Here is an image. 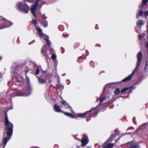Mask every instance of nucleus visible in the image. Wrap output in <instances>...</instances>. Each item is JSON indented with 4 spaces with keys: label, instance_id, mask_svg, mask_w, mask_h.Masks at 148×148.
Here are the masks:
<instances>
[{
    "label": "nucleus",
    "instance_id": "1",
    "mask_svg": "<svg viewBox=\"0 0 148 148\" xmlns=\"http://www.w3.org/2000/svg\"><path fill=\"white\" fill-rule=\"evenodd\" d=\"M3 112L5 117V129L7 130V137L4 138L3 148L5 147L8 141L12 137L13 128V125L8 120L7 111H4Z\"/></svg>",
    "mask_w": 148,
    "mask_h": 148
},
{
    "label": "nucleus",
    "instance_id": "2",
    "mask_svg": "<svg viewBox=\"0 0 148 148\" xmlns=\"http://www.w3.org/2000/svg\"><path fill=\"white\" fill-rule=\"evenodd\" d=\"M137 65L135 69L134 70L131 75L123 79L122 80V82H125L130 80L132 79V77L133 76L134 73H135L136 72L138 71L139 68L141 65L143 58V54L141 50L138 53L137 55Z\"/></svg>",
    "mask_w": 148,
    "mask_h": 148
},
{
    "label": "nucleus",
    "instance_id": "3",
    "mask_svg": "<svg viewBox=\"0 0 148 148\" xmlns=\"http://www.w3.org/2000/svg\"><path fill=\"white\" fill-rule=\"evenodd\" d=\"M17 6L18 9L23 12L27 13L29 11V7L25 2L18 3Z\"/></svg>",
    "mask_w": 148,
    "mask_h": 148
},
{
    "label": "nucleus",
    "instance_id": "4",
    "mask_svg": "<svg viewBox=\"0 0 148 148\" xmlns=\"http://www.w3.org/2000/svg\"><path fill=\"white\" fill-rule=\"evenodd\" d=\"M40 1H41V0H36L35 3L32 6L31 8V12L35 17H36L37 16L35 14V12L37 7L39 6L38 2Z\"/></svg>",
    "mask_w": 148,
    "mask_h": 148
},
{
    "label": "nucleus",
    "instance_id": "5",
    "mask_svg": "<svg viewBox=\"0 0 148 148\" xmlns=\"http://www.w3.org/2000/svg\"><path fill=\"white\" fill-rule=\"evenodd\" d=\"M98 111V110H97V107L93 108L90 110L87 111L88 118L91 117L92 116L96 115Z\"/></svg>",
    "mask_w": 148,
    "mask_h": 148
},
{
    "label": "nucleus",
    "instance_id": "6",
    "mask_svg": "<svg viewBox=\"0 0 148 148\" xmlns=\"http://www.w3.org/2000/svg\"><path fill=\"white\" fill-rule=\"evenodd\" d=\"M89 141L88 137L86 135H84L81 140L82 146L84 147L88 143Z\"/></svg>",
    "mask_w": 148,
    "mask_h": 148
},
{
    "label": "nucleus",
    "instance_id": "7",
    "mask_svg": "<svg viewBox=\"0 0 148 148\" xmlns=\"http://www.w3.org/2000/svg\"><path fill=\"white\" fill-rule=\"evenodd\" d=\"M41 52L46 58L48 57V56L50 53L49 54L47 53V48L46 45H44L42 46L41 49Z\"/></svg>",
    "mask_w": 148,
    "mask_h": 148
},
{
    "label": "nucleus",
    "instance_id": "8",
    "mask_svg": "<svg viewBox=\"0 0 148 148\" xmlns=\"http://www.w3.org/2000/svg\"><path fill=\"white\" fill-rule=\"evenodd\" d=\"M79 117L82 118H88L87 111L83 113H79L75 114V118Z\"/></svg>",
    "mask_w": 148,
    "mask_h": 148
},
{
    "label": "nucleus",
    "instance_id": "9",
    "mask_svg": "<svg viewBox=\"0 0 148 148\" xmlns=\"http://www.w3.org/2000/svg\"><path fill=\"white\" fill-rule=\"evenodd\" d=\"M1 23L2 26L4 27V28L10 26L12 24V23L10 21H9L5 19L4 21L1 22Z\"/></svg>",
    "mask_w": 148,
    "mask_h": 148
},
{
    "label": "nucleus",
    "instance_id": "10",
    "mask_svg": "<svg viewBox=\"0 0 148 148\" xmlns=\"http://www.w3.org/2000/svg\"><path fill=\"white\" fill-rule=\"evenodd\" d=\"M138 144L136 143H130L129 144V148H140Z\"/></svg>",
    "mask_w": 148,
    "mask_h": 148
},
{
    "label": "nucleus",
    "instance_id": "11",
    "mask_svg": "<svg viewBox=\"0 0 148 148\" xmlns=\"http://www.w3.org/2000/svg\"><path fill=\"white\" fill-rule=\"evenodd\" d=\"M53 109L54 111L55 112H61L63 113L64 112L63 111L61 110L60 106L57 104H55L54 105Z\"/></svg>",
    "mask_w": 148,
    "mask_h": 148
},
{
    "label": "nucleus",
    "instance_id": "12",
    "mask_svg": "<svg viewBox=\"0 0 148 148\" xmlns=\"http://www.w3.org/2000/svg\"><path fill=\"white\" fill-rule=\"evenodd\" d=\"M133 88L132 87L130 86L128 88H125L122 89L121 91V93L122 94H124L126 92L129 90L128 92H130L131 91L132 89Z\"/></svg>",
    "mask_w": 148,
    "mask_h": 148
},
{
    "label": "nucleus",
    "instance_id": "13",
    "mask_svg": "<svg viewBox=\"0 0 148 148\" xmlns=\"http://www.w3.org/2000/svg\"><path fill=\"white\" fill-rule=\"evenodd\" d=\"M61 103L64 105L66 108H69L70 110H72L71 107L69 106V104L63 99H62L61 102Z\"/></svg>",
    "mask_w": 148,
    "mask_h": 148
},
{
    "label": "nucleus",
    "instance_id": "14",
    "mask_svg": "<svg viewBox=\"0 0 148 148\" xmlns=\"http://www.w3.org/2000/svg\"><path fill=\"white\" fill-rule=\"evenodd\" d=\"M38 81L40 84H44L46 83L47 79L42 77H38Z\"/></svg>",
    "mask_w": 148,
    "mask_h": 148
},
{
    "label": "nucleus",
    "instance_id": "15",
    "mask_svg": "<svg viewBox=\"0 0 148 148\" xmlns=\"http://www.w3.org/2000/svg\"><path fill=\"white\" fill-rule=\"evenodd\" d=\"M23 93H22L21 91L19 92H13L10 95V96L12 97L17 96H22L23 95Z\"/></svg>",
    "mask_w": 148,
    "mask_h": 148
},
{
    "label": "nucleus",
    "instance_id": "16",
    "mask_svg": "<svg viewBox=\"0 0 148 148\" xmlns=\"http://www.w3.org/2000/svg\"><path fill=\"white\" fill-rule=\"evenodd\" d=\"M40 23L43 25L45 27H47L48 25V23L47 21L44 19H42L40 21Z\"/></svg>",
    "mask_w": 148,
    "mask_h": 148
},
{
    "label": "nucleus",
    "instance_id": "17",
    "mask_svg": "<svg viewBox=\"0 0 148 148\" xmlns=\"http://www.w3.org/2000/svg\"><path fill=\"white\" fill-rule=\"evenodd\" d=\"M114 145L113 143H109L103 146L102 148H112Z\"/></svg>",
    "mask_w": 148,
    "mask_h": 148
},
{
    "label": "nucleus",
    "instance_id": "18",
    "mask_svg": "<svg viewBox=\"0 0 148 148\" xmlns=\"http://www.w3.org/2000/svg\"><path fill=\"white\" fill-rule=\"evenodd\" d=\"M63 113L67 116L71 118H75V114L74 115L71 113H67L65 112H63Z\"/></svg>",
    "mask_w": 148,
    "mask_h": 148
},
{
    "label": "nucleus",
    "instance_id": "19",
    "mask_svg": "<svg viewBox=\"0 0 148 148\" xmlns=\"http://www.w3.org/2000/svg\"><path fill=\"white\" fill-rule=\"evenodd\" d=\"M144 24V21L140 20L137 22V26L138 27H141V26Z\"/></svg>",
    "mask_w": 148,
    "mask_h": 148
},
{
    "label": "nucleus",
    "instance_id": "20",
    "mask_svg": "<svg viewBox=\"0 0 148 148\" xmlns=\"http://www.w3.org/2000/svg\"><path fill=\"white\" fill-rule=\"evenodd\" d=\"M36 29L38 31L39 34L40 36H43L44 34L42 32V30L39 27H37Z\"/></svg>",
    "mask_w": 148,
    "mask_h": 148
},
{
    "label": "nucleus",
    "instance_id": "21",
    "mask_svg": "<svg viewBox=\"0 0 148 148\" xmlns=\"http://www.w3.org/2000/svg\"><path fill=\"white\" fill-rule=\"evenodd\" d=\"M144 71L145 72H148V60H147L145 65V66Z\"/></svg>",
    "mask_w": 148,
    "mask_h": 148
},
{
    "label": "nucleus",
    "instance_id": "22",
    "mask_svg": "<svg viewBox=\"0 0 148 148\" xmlns=\"http://www.w3.org/2000/svg\"><path fill=\"white\" fill-rule=\"evenodd\" d=\"M121 93V91L120 89L118 88H116V90L114 92V93L115 95H117Z\"/></svg>",
    "mask_w": 148,
    "mask_h": 148
},
{
    "label": "nucleus",
    "instance_id": "23",
    "mask_svg": "<svg viewBox=\"0 0 148 148\" xmlns=\"http://www.w3.org/2000/svg\"><path fill=\"white\" fill-rule=\"evenodd\" d=\"M143 12L142 10H140L137 14L136 17L137 18H138L140 15H142Z\"/></svg>",
    "mask_w": 148,
    "mask_h": 148
},
{
    "label": "nucleus",
    "instance_id": "24",
    "mask_svg": "<svg viewBox=\"0 0 148 148\" xmlns=\"http://www.w3.org/2000/svg\"><path fill=\"white\" fill-rule=\"evenodd\" d=\"M32 24L34 25L35 29L37 28V27H39L37 25V22L35 19H33L32 21Z\"/></svg>",
    "mask_w": 148,
    "mask_h": 148
},
{
    "label": "nucleus",
    "instance_id": "25",
    "mask_svg": "<svg viewBox=\"0 0 148 148\" xmlns=\"http://www.w3.org/2000/svg\"><path fill=\"white\" fill-rule=\"evenodd\" d=\"M145 35V33H142L138 35V38L139 40H141L143 38Z\"/></svg>",
    "mask_w": 148,
    "mask_h": 148
},
{
    "label": "nucleus",
    "instance_id": "26",
    "mask_svg": "<svg viewBox=\"0 0 148 148\" xmlns=\"http://www.w3.org/2000/svg\"><path fill=\"white\" fill-rule=\"evenodd\" d=\"M116 134L115 133H114L112 134L111 135L110 137V139H111V140H112L113 138L116 137Z\"/></svg>",
    "mask_w": 148,
    "mask_h": 148
},
{
    "label": "nucleus",
    "instance_id": "27",
    "mask_svg": "<svg viewBox=\"0 0 148 148\" xmlns=\"http://www.w3.org/2000/svg\"><path fill=\"white\" fill-rule=\"evenodd\" d=\"M106 98V97H103L102 98H101L100 99V104H102L103 103V101Z\"/></svg>",
    "mask_w": 148,
    "mask_h": 148
},
{
    "label": "nucleus",
    "instance_id": "28",
    "mask_svg": "<svg viewBox=\"0 0 148 148\" xmlns=\"http://www.w3.org/2000/svg\"><path fill=\"white\" fill-rule=\"evenodd\" d=\"M90 65L91 67H94L95 66L94 63L92 61H91L90 62Z\"/></svg>",
    "mask_w": 148,
    "mask_h": 148
},
{
    "label": "nucleus",
    "instance_id": "29",
    "mask_svg": "<svg viewBox=\"0 0 148 148\" xmlns=\"http://www.w3.org/2000/svg\"><path fill=\"white\" fill-rule=\"evenodd\" d=\"M148 2V0H142V3L143 5H146L147 3Z\"/></svg>",
    "mask_w": 148,
    "mask_h": 148
},
{
    "label": "nucleus",
    "instance_id": "30",
    "mask_svg": "<svg viewBox=\"0 0 148 148\" xmlns=\"http://www.w3.org/2000/svg\"><path fill=\"white\" fill-rule=\"evenodd\" d=\"M59 30L61 31H63L64 29V28L63 26L62 25H60L59 26Z\"/></svg>",
    "mask_w": 148,
    "mask_h": 148
},
{
    "label": "nucleus",
    "instance_id": "31",
    "mask_svg": "<svg viewBox=\"0 0 148 148\" xmlns=\"http://www.w3.org/2000/svg\"><path fill=\"white\" fill-rule=\"evenodd\" d=\"M51 58L53 60H55L56 58V56L55 54L52 53Z\"/></svg>",
    "mask_w": 148,
    "mask_h": 148
},
{
    "label": "nucleus",
    "instance_id": "32",
    "mask_svg": "<svg viewBox=\"0 0 148 148\" xmlns=\"http://www.w3.org/2000/svg\"><path fill=\"white\" fill-rule=\"evenodd\" d=\"M45 40L47 42V45L49 46H50L51 45V44L49 40L48 39H45Z\"/></svg>",
    "mask_w": 148,
    "mask_h": 148
},
{
    "label": "nucleus",
    "instance_id": "33",
    "mask_svg": "<svg viewBox=\"0 0 148 148\" xmlns=\"http://www.w3.org/2000/svg\"><path fill=\"white\" fill-rule=\"evenodd\" d=\"M83 57V56L78 57V59L77 60V62L78 63H79L82 61V60H80V59H82Z\"/></svg>",
    "mask_w": 148,
    "mask_h": 148
},
{
    "label": "nucleus",
    "instance_id": "34",
    "mask_svg": "<svg viewBox=\"0 0 148 148\" xmlns=\"http://www.w3.org/2000/svg\"><path fill=\"white\" fill-rule=\"evenodd\" d=\"M39 72H40V71H39V69L38 68L36 69V70L35 73L36 74H38L39 73Z\"/></svg>",
    "mask_w": 148,
    "mask_h": 148
},
{
    "label": "nucleus",
    "instance_id": "35",
    "mask_svg": "<svg viewBox=\"0 0 148 148\" xmlns=\"http://www.w3.org/2000/svg\"><path fill=\"white\" fill-rule=\"evenodd\" d=\"M5 18H4L2 16H0V21H2V22H3L5 20Z\"/></svg>",
    "mask_w": 148,
    "mask_h": 148
},
{
    "label": "nucleus",
    "instance_id": "36",
    "mask_svg": "<svg viewBox=\"0 0 148 148\" xmlns=\"http://www.w3.org/2000/svg\"><path fill=\"white\" fill-rule=\"evenodd\" d=\"M61 53H63L65 51V50L64 48L62 47H61Z\"/></svg>",
    "mask_w": 148,
    "mask_h": 148
},
{
    "label": "nucleus",
    "instance_id": "37",
    "mask_svg": "<svg viewBox=\"0 0 148 148\" xmlns=\"http://www.w3.org/2000/svg\"><path fill=\"white\" fill-rule=\"evenodd\" d=\"M144 15L146 16H148V10L145 12Z\"/></svg>",
    "mask_w": 148,
    "mask_h": 148
},
{
    "label": "nucleus",
    "instance_id": "38",
    "mask_svg": "<svg viewBox=\"0 0 148 148\" xmlns=\"http://www.w3.org/2000/svg\"><path fill=\"white\" fill-rule=\"evenodd\" d=\"M4 28V27L2 26L1 24V23L0 24V29H3Z\"/></svg>",
    "mask_w": 148,
    "mask_h": 148
},
{
    "label": "nucleus",
    "instance_id": "39",
    "mask_svg": "<svg viewBox=\"0 0 148 148\" xmlns=\"http://www.w3.org/2000/svg\"><path fill=\"white\" fill-rule=\"evenodd\" d=\"M146 47L147 48V52H148V41H147L146 42Z\"/></svg>",
    "mask_w": 148,
    "mask_h": 148
},
{
    "label": "nucleus",
    "instance_id": "40",
    "mask_svg": "<svg viewBox=\"0 0 148 148\" xmlns=\"http://www.w3.org/2000/svg\"><path fill=\"white\" fill-rule=\"evenodd\" d=\"M63 36L64 37H66L68 35V34H64V33L63 34Z\"/></svg>",
    "mask_w": 148,
    "mask_h": 148
},
{
    "label": "nucleus",
    "instance_id": "41",
    "mask_svg": "<svg viewBox=\"0 0 148 148\" xmlns=\"http://www.w3.org/2000/svg\"><path fill=\"white\" fill-rule=\"evenodd\" d=\"M95 28L96 29H99V28L98 27V25H97V24H96V25Z\"/></svg>",
    "mask_w": 148,
    "mask_h": 148
},
{
    "label": "nucleus",
    "instance_id": "42",
    "mask_svg": "<svg viewBox=\"0 0 148 148\" xmlns=\"http://www.w3.org/2000/svg\"><path fill=\"white\" fill-rule=\"evenodd\" d=\"M17 84L18 85L19 87L21 86H22V84Z\"/></svg>",
    "mask_w": 148,
    "mask_h": 148
},
{
    "label": "nucleus",
    "instance_id": "43",
    "mask_svg": "<svg viewBox=\"0 0 148 148\" xmlns=\"http://www.w3.org/2000/svg\"><path fill=\"white\" fill-rule=\"evenodd\" d=\"M50 49L51 50V53H52V51H53V49L52 48H50Z\"/></svg>",
    "mask_w": 148,
    "mask_h": 148
},
{
    "label": "nucleus",
    "instance_id": "44",
    "mask_svg": "<svg viewBox=\"0 0 148 148\" xmlns=\"http://www.w3.org/2000/svg\"><path fill=\"white\" fill-rule=\"evenodd\" d=\"M87 148H91V147H90V146H88L87 147Z\"/></svg>",
    "mask_w": 148,
    "mask_h": 148
},
{
    "label": "nucleus",
    "instance_id": "45",
    "mask_svg": "<svg viewBox=\"0 0 148 148\" xmlns=\"http://www.w3.org/2000/svg\"><path fill=\"white\" fill-rule=\"evenodd\" d=\"M135 117H134V118H133V121H134V119H135Z\"/></svg>",
    "mask_w": 148,
    "mask_h": 148
},
{
    "label": "nucleus",
    "instance_id": "46",
    "mask_svg": "<svg viewBox=\"0 0 148 148\" xmlns=\"http://www.w3.org/2000/svg\"><path fill=\"white\" fill-rule=\"evenodd\" d=\"M32 42H35V40H34Z\"/></svg>",
    "mask_w": 148,
    "mask_h": 148
},
{
    "label": "nucleus",
    "instance_id": "47",
    "mask_svg": "<svg viewBox=\"0 0 148 148\" xmlns=\"http://www.w3.org/2000/svg\"><path fill=\"white\" fill-rule=\"evenodd\" d=\"M58 146V145H55V146Z\"/></svg>",
    "mask_w": 148,
    "mask_h": 148
},
{
    "label": "nucleus",
    "instance_id": "48",
    "mask_svg": "<svg viewBox=\"0 0 148 148\" xmlns=\"http://www.w3.org/2000/svg\"><path fill=\"white\" fill-rule=\"evenodd\" d=\"M77 148H79V146H78L77 147Z\"/></svg>",
    "mask_w": 148,
    "mask_h": 148
},
{
    "label": "nucleus",
    "instance_id": "49",
    "mask_svg": "<svg viewBox=\"0 0 148 148\" xmlns=\"http://www.w3.org/2000/svg\"><path fill=\"white\" fill-rule=\"evenodd\" d=\"M32 43V42H30V44H31V43Z\"/></svg>",
    "mask_w": 148,
    "mask_h": 148
}]
</instances>
